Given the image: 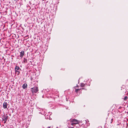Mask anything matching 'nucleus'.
Masks as SVG:
<instances>
[{
  "label": "nucleus",
  "mask_w": 128,
  "mask_h": 128,
  "mask_svg": "<svg viewBox=\"0 0 128 128\" xmlns=\"http://www.w3.org/2000/svg\"><path fill=\"white\" fill-rule=\"evenodd\" d=\"M79 122L78 120L76 119H70L68 122L69 126H71V125L75 126L76 124H78Z\"/></svg>",
  "instance_id": "obj_1"
},
{
  "label": "nucleus",
  "mask_w": 128,
  "mask_h": 128,
  "mask_svg": "<svg viewBox=\"0 0 128 128\" xmlns=\"http://www.w3.org/2000/svg\"><path fill=\"white\" fill-rule=\"evenodd\" d=\"M20 69L18 66H16L15 68V73L17 75H19L20 73Z\"/></svg>",
  "instance_id": "obj_2"
},
{
  "label": "nucleus",
  "mask_w": 128,
  "mask_h": 128,
  "mask_svg": "<svg viewBox=\"0 0 128 128\" xmlns=\"http://www.w3.org/2000/svg\"><path fill=\"white\" fill-rule=\"evenodd\" d=\"M8 116H6L5 115H4L3 116V117L2 119L4 121V123L5 124L6 123V122H7L8 119Z\"/></svg>",
  "instance_id": "obj_3"
},
{
  "label": "nucleus",
  "mask_w": 128,
  "mask_h": 128,
  "mask_svg": "<svg viewBox=\"0 0 128 128\" xmlns=\"http://www.w3.org/2000/svg\"><path fill=\"white\" fill-rule=\"evenodd\" d=\"M8 106V103L5 102L3 104V108L4 109H8V108H7V107Z\"/></svg>",
  "instance_id": "obj_4"
},
{
  "label": "nucleus",
  "mask_w": 128,
  "mask_h": 128,
  "mask_svg": "<svg viewBox=\"0 0 128 128\" xmlns=\"http://www.w3.org/2000/svg\"><path fill=\"white\" fill-rule=\"evenodd\" d=\"M24 51H22L20 52V57L21 58L23 56H24Z\"/></svg>",
  "instance_id": "obj_5"
},
{
  "label": "nucleus",
  "mask_w": 128,
  "mask_h": 128,
  "mask_svg": "<svg viewBox=\"0 0 128 128\" xmlns=\"http://www.w3.org/2000/svg\"><path fill=\"white\" fill-rule=\"evenodd\" d=\"M34 88L35 90V93H36L38 91V87L36 86V87H34Z\"/></svg>",
  "instance_id": "obj_6"
},
{
  "label": "nucleus",
  "mask_w": 128,
  "mask_h": 128,
  "mask_svg": "<svg viewBox=\"0 0 128 128\" xmlns=\"http://www.w3.org/2000/svg\"><path fill=\"white\" fill-rule=\"evenodd\" d=\"M27 85L26 84H24L22 85L23 88L24 89H25L27 88Z\"/></svg>",
  "instance_id": "obj_7"
},
{
  "label": "nucleus",
  "mask_w": 128,
  "mask_h": 128,
  "mask_svg": "<svg viewBox=\"0 0 128 128\" xmlns=\"http://www.w3.org/2000/svg\"><path fill=\"white\" fill-rule=\"evenodd\" d=\"M31 91L32 92V94H34L35 93V90L34 89V87L33 88H31Z\"/></svg>",
  "instance_id": "obj_8"
},
{
  "label": "nucleus",
  "mask_w": 128,
  "mask_h": 128,
  "mask_svg": "<svg viewBox=\"0 0 128 128\" xmlns=\"http://www.w3.org/2000/svg\"><path fill=\"white\" fill-rule=\"evenodd\" d=\"M85 85V84H84V83H81L80 84V86L82 87H84Z\"/></svg>",
  "instance_id": "obj_9"
},
{
  "label": "nucleus",
  "mask_w": 128,
  "mask_h": 128,
  "mask_svg": "<svg viewBox=\"0 0 128 128\" xmlns=\"http://www.w3.org/2000/svg\"><path fill=\"white\" fill-rule=\"evenodd\" d=\"M128 99V97L127 96H125L124 98V100H126Z\"/></svg>",
  "instance_id": "obj_10"
},
{
  "label": "nucleus",
  "mask_w": 128,
  "mask_h": 128,
  "mask_svg": "<svg viewBox=\"0 0 128 128\" xmlns=\"http://www.w3.org/2000/svg\"><path fill=\"white\" fill-rule=\"evenodd\" d=\"M79 91V89H75V92H78V91Z\"/></svg>",
  "instance_id": "obj_11"
},
{
  "label": "nucleus",
  "mask_w": 128,
  "mask_h": 128,
  "mask_svg": "<svg viewBox=\"0 0 128 128\" xmlns=\"http://www.w3.org/2000/svg\"><path fill=\"white\" fill-rule=\"evenodd\" d=\"M113 121V119L112 118V119H111V120L110 123L111 124L112 123V122Z\"/></svg>",
  "instance_id": "obj_12"
},
{
  "label": "nucleus",
  "mask_w": 128,
  "mask_h": 128,
  "mask_svg": "<svg viewBox=\"0 0 128 128\" xmlns=\"http://www.w3.org/2000/svg\"><path fill=\"white\" fill-rule=\"evenodd\" d=\"M69 128H74L73 127H72L71 126H69Z\"/></svg>",
  "instance_id": "obj_13"
},
{
  "label": "nucleus",
  "mask_w": 128,
  "mask_h": 128,
  "mask_svg": "<svg viewBox=\"0 0 128 128\" xmlns=\"http://www.w3.org/2000/svg\"><path fill=\"white\" fill-rule=\"evenodd\" d=\"M61 70H64V69H61Z\"/></svg>",
  "instance_id": "obj_14"
},
{
  "label": "nucleus",
  "mask_w": 128,
  "mask_h": 128,
  "mask_svg": "<svg viewBox=\"0 0 128 128\" xmlns=\"http://www.w3.org/2000/svg\"><path fill=\"white\" fill-rule=\"evenodd\" d=\"M78 89H79V90H81V89H79V88Z\"/></svg>",
  "instance_id": "obj_15"
},
{
  "label": "nucleus",
  "mask_w": 128,
  "mask_h": 128,
  "mask_svg": "<svg viewBox=\"0 0 128 128\" xmlns=\"http://www.w3.org/2000/svg\"><path fill=\"white\" fill-rule=\"evenodd\" d=\"M122 108V107H120L118 109H120V108Z\"/></svg>",
  "instance_id": "obj_16"
},
{
  "label": "nucleus",
  "mask_w": 128,
  "mask_h": 128,
  "mask_svg": "<svg viewBox=\"0 0 128 128\" xmlns=\"http://www.w3.org/2000/svg\"><path fill=\"white\" fill-rule=\"evenodd\" d=\"M82 89H84L83 88H82Z\"/></svg>",
  "instance_id": "obj_17"
}]
</instances>
